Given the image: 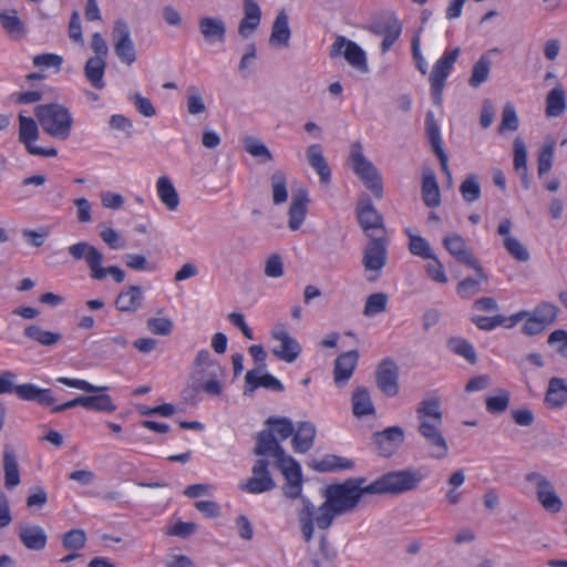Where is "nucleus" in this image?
<instances>
[{
    "label": "nucleus",
    "mask_w": 567,
    "mask_h": 567,
    "mask_svg": "<svg viewBox=\"0 0 567 567\" xmlns=\"http://www.w3.org/2000/svg\"><path fill=\"white\" fill-rule=\"evenodd\" d=\"M265 275L268 278H280L284 275V262L280 255L272 254L266 259Z\"/></svg>",
    "instance_id": "nucleus-63"
},
{
    "label": "nucleus",
    "mask_w": 567,
    "mask_h": 567,
    "mask_svg": "<svg viewBox=\"0 0 567 567\" xmlns=\"http://www.w3.org/2000/svg\"><path fill=\"white\" fill-rule=\"evenodd\" d=\"M405 440V431L400 425H393L372 434V443L382 457L393 456Z\"/></svg>",
    "instance_id": "nucleus-12"
},
{
    "label": "nucleus",
    "mask_w": 567,
    "mask_h": 567,
    "mask_svg": "<svg viewBox=\"0 0 567 567\" xmlns=\"http://www.w3.org/2000/svg\"><path fill=\"white\" fill-rule=\"evenodd\" d=\"M0 23L6 32L13 39H19L24 33V27L16 10H7L0 13Z\"/></svg>",
    "instance_id": "nucleus-41"
},
{
    "label": "nucleus",
    "mask_w": 567,
    "mask_h": 567,
    "mask_svg": "<svg viewBox=\"0 0 567 567\" xmlns=\"http://www.w3.org/2000/svg\"><path fill=\"white\" fill-rule=\"evenodd\" d=\"M525 481L535 487L536 498L543 508L556 514L563 509V501L557 495L554 483L539 472H529Z\"/></svg>",
    "instance_id": "nucleus-8"
},
{
    "label": "nucleus",
    "mask_w": 567,
    "mask_h": 567,
    "mask_svg": "<svg viewBox=\"0 0 567 567\" xmlns=\"http://www.w3.org/2000/svg\"><path fill=\"white\" fill-rule=\"evenodd\" d=\"M187 111L192 115H197L206 111L203 96L196 86H189L187 90Z\"/></svg>",
    "instance_id": "nucleus-61"
},
{
    "label": "nucleus",
    "mask_w": 567,
    "mask_h": 567,
    "mask_svg": "<svg viewBox=\"0 0 567 567\" xmlns=\"http://www.w3.org/2000/svg\"><path fill=\"white\" fill-rule=\"evenodd\" d=\"M460 192L466 203H474L481 197V185L476 175L467 176L460 186Z\"/></svg>",
    "instance_id": "nucleus-53"
},
{
    "label": "nucleus",
    "mask_w": 567,
    "mask_h": 567,
    "mask_svg": "<svg viewBox=\"0 0 567 567\" xmlns=\"http://www.w3.org/2000/svg\"><path fill=\"white\" fill-rule=\"evenodd\" d=\"M423 478L421 470L410 467L389 472L370 484H365V477H351L328 485L322 493L324 502L318 508L310 499L303 501L298 514L303 540L309 543L313 538L315 526L327 530L337 517L352 513L365 495L403 494L416 489Z\"/></svg>",
    "instance_id": "nucleus-1"
},
{
    "label": "nucleus",
    "mask_w": 567,
    "mask_h": 567,
    "mask_svg": "<svg viewBox=\"0 0 567 567\" xmlns=\"http://www.w3.org/2000/svg\"><path fill=\"white\" fill-rule=\"evenodd\" d=\"M19 539L30 550H42L48 542L44 529L39 525H23L19 529Z\"/></svg>",
    "instance_id": "nucleus-27"
},
{
    "label": "nucleus",
    "mask_w": 567,
    "mask_h": 567,
    "mask_svg": "<svg viewBox=\"0 0 567 567\" xmlns=\"http://www.w3.org/2000/svg\"><path fill=\"white\" fill-rule=\"evenodd\" d=\"M352 412L357 417L373 415L375 413L370 393L367 388L359 386L351 396Z\"/></svg>",
    "instance_id": "nucleus-37"
},
{
    "label": "nucleus",
    "mask_w": 567,
    "mask_h": 567,
    "mask_svg": "<svg viewBox=\"0 0 567 567\" xmlns=\"http://www.w3.org/2000/svg\"><path fill=\"white\" fill-rule=\"evenodd\" d=\"M472 321L480 330L492 331L502 324H506L507 317L503 315H495L493 317L475 316L472 318Z\"/></svg>",
    "instance_id": "nucleus-60"
},
{
    "label": "nucleus",
    "mask_w": 567,
    "mask_h": 567,
    "mask_svg": "<svg viewBox=\"0 0 567 567\" xmlns=\"http://www.w3.org/2000/svg\"><path fill=\"white\" fill-rule=\"evenodd\" d=\"M417 433L424 441L431 458L442 460L449 454L447 441L443 435L442 402L437 396L423 399L416 408Z\"/></svg>",
    "instance_id": "nucleus-2"
},
{
    "label": "nucleus",
    "mask_w": 567,
    "mask_h": 567,
    "mask_svg": "<svg viewBox=\"0 0 567 567\" xmlns=\"http://www.w3.org/2000/svg\"><path fill=\"white\" fill-rule=\"evenodd\" d=\"M545 113L547 117H559L566 109V93L561 85L553 87L546 95Z\"/></svg>",
    "instance_id": "nucleus-35"
},
{
    "label": "nucleus",
    "mask_w": 567,
    "mask_h": 567,
    "mask_svg": "<svg viewBox=\"0 0 567 567\" xmlns=\"http://www.w3.org/2000/svg\"><path fill=\"white\" fill-rule=\"evenodd\" d=\"M254 453L258 456L271 455L276 461L287 456L284 447L276 440L271 431H261L258 433Z\"/></svg>",
    "instance_id": "nucleus-26"
},
{
    "label": "nucleus",
    "mask_w": 567,
    "mask_h": 567,
    "mask_svg": "<svg viewBox=\"0 0 567 567\" xmlns=\"http://www.w3.org/2000/svg\"><path fill=\"white\" fill-rule=\"evenodd\" d=\"M106 62L105 59L101 56H91L87 59L84 65V75L85 79L90 82V84L97 89L102 90L105 86L103 76L105 73Z\"/></svg>",
    "instance_id": "nucleus-34"
},
{
    "label": "nucleus",
    "mask_w": 567,
    "mask_h": 567,
    "mask_svg": "<svg viewBox=\"0 0 567 567\" xmlns=\"http://www.w3.org/2000/svg\"><path fill=\"white\" fill-rule=\"evenodd\" d=\"M311 467L318 472H332L336 470L352 468L353 462L337 455H326L322 460L313 462Z\"/></svg>",
    "instance_id": "nucleus-43"
},
{
    "label": "nucleus",
    "mask_w": 567,
    "mask_h": 567,
    "mask_svg": "<svg viewBox=\"0 0 567 567\" xmlns=\"http://www.w3.org/2000/svg\"><path fill=\"white\" fill-rule=\"evenodd\" d=\"M358 359L359 353L357 350L344 352L336 359L333 374L338 386L344 385L352 377Z\"/></svg>",
    "instance_id": "nucleus-24"
},
{
    "label": "nucleus",
    "mask_w": 567,
    "mask_h": 567,
    "mask_svg": "<svg viewBox=\"0 0 567 567\" xmlns=\"http://www.w3.org/2000/svg\"><path fill=\"white\" fill-rule=\"evenodd\" d=\"M86 544V534L81 528L66 532L62 537V546L69 550L82 549Z\"/></svg>",
    "instance_id": "nucleus-56"
},
{
    "label": "nucleus",
    "mask_w": 567,
    "mask_h": 567,
    "mask_svg": "<svg viewBox=\"0 0 567 567\" xmlns=\"http://www.w3.org/2000/svg\"><path fill=\"white\" fill-rule=\"evenodd\" d=\"M244 150L260 163L272 161V154L269 148L257 137L246 136L243 141Z\"/></svg>",
    "instance_id": "nucleus-44"
},
{
    "label": "nucleus",
    "mask_w": 567,
    "mask_h": 567,
    "mask_svg": "<svg viewBox=\"0 0 567 567\" xmlns=\"http://www.w3.org/2000/svg\"><path fill=\"white\" fill-rule=\"evenodd\" d=\"M425 132L434 153L436 155L445 153L442 146L440 127L434 118L433 112L431 111L426 113Z\"/></svg>",
    "instance_id": "nucleus-47"
},
{
    "label": "nucleus",
    "mask_w": 567,
    "mask_h": 567,
    "mask_svg": "<svg viewBox=\"0 0 567 567\" xmlns=\"http://www.w3.org/2000/svg\"><path fill=\"white\" fill-rule=\"evenodd\" d=\"M446 347L450 351L464 358L471 364H475L477 362L475 349L467 340L461 337H452L447 340Z\"/></svg>",
    "instance_id": "nucleus-40"
},
{
    "label": "nucleus",
    "mask_w": 567,
    "mask_h": 567,
    "mask_svg": "<svg viewBox=\"0 0 567 567\" xmlns=\"http://www.w3.org/2000/svg\"><path fill=\"white\" fill-rule=\"evenodd\" d=\"M34 114L44 133L59 141L70 137L73 117L68 107L58 103L35 106Z\"/></svg>",
    "instance_id": "nucleus-3"
},
{
    "label": "nucleus",
    "mask_w": 567,
    "mask_h": 567,
    "mask_svg": "<svg viewBox=\"0 0 567 567\" xmlns=\"http://www.w3.org/2000/svg\"><path fill=\"white\" fill-rule=\"evenodd\" d=\"M331 59L343 55L347 62L361 72H368V63L364 51L353 41L348 40L343 35H338L331 45Z\"/></svg>",
    "instance_id": "nucleus-11"
},
{
    "label": "nucleus",
    "mask_w": 567,
    "mask_h": 567,
    "mask_svg": "<svg viewBox=\"0 0 567 567\" xmlns=\"http://www.w3.org/2000/svg\"><path fill=\"white\" fill-rule=\"evenodd\" d=\"M39 137L37 122L32 117L19 116V142L24 144L29 154L43 157H55L58 151L54 147L43 148L33 145Z\"/></svg>",
    "instance_id": "nucleus-13"
},
{
    "label": "nucleus",
    "mask_w": 567,
    "mask_h": 567,
    "mask_svg": "<svg viewBox=\"0 0 567 567\" xmlns=\"http://www.w3.org/2000/svg\"><path fill=\"white\" fill-rule=\"evenodd\" d=\"M276 466L280 470L286 480V484L282 487L284 495L289 499L300 498L303 505V501L308 498L301 495L302 472L300 464L292 456L288 455L282 460H277ZM302 508L303 506L298 512ZM299 513H297V515Z\"/></svg>",
    "instance_id": "nucleus-9"
},
{
    "label": "nucleus",
    "mask_w": 567,
    "mask_h": 567,
    "mask_svg": "<svg viewBox=\"0 0 567 567\" xmlns=\"http://www.w3.org/2000/svg\"><path fill=\"white\" fill-rule=\"evenodd\" d=\"M308 203L309 196L306 189H300L292 196L288 209V227L290 230L296 231L302 226L308 210Z\"/></svg>",
    "instance_id": "nucleus-23"
},
{
    "label": "nucleus",
    "mask_w": 567,
    "mask_h": 567,
    "mask_svg": "<svg viewBox=\"0 0 567 567\" xmlns=\"http://www.w3.org/2000/svg\"><path fill=\"white\" fill-rule=\"evenodd\" d=\"M492 61L488 54H483L480 59L474 63L472 69V74L468 79V84L472 87H478L483 84L489 75Z\"/></svg>",
    "instance_id": "nucleus-42"
},
{
    "label": "nucleus",
    "mask_w": 567,
    "mask_h": 567,
    "mask_svg": "<svg viewBox=\"0 0 567 567\" xmlns=\"http://www.w3.org/2000/svg\"><path fill=\"white\" fill-rule=\"evenodd\" d=\"M545 402L550 409H560L567 403V384L564 379L553 377L549 380Z\"/></svg>",
    "instance_id": "nucleus-30"
},
{
    "label": "nucleus",
    "mask_w": 567,
    "mask_h": 567,
    "mask_svg": "<svg viewBox=\"0 0 567 567\" xmlns=\"http://www.w3.org/2000/svg\"><path fill=\"white\" fill-rule=\"evenodd\" d=\"M56 381L66 386L93 393V395H84V408L86 410L111 413L117 409L113 403L112 398L106 393H102L107 390V386H97L82 379H71L65 377H60Z\"/></svg>",
    "instance_id": "nucleus-6"
},
{
    "label": "nucleus",
    "mask_w": 567,
    "mask_h": 567,
    "mask_svg": "<svg viewBox=\"0 0 567 567\" xmlns=\"http://www.w3.org/2000/svg\"><path fill=\"white\" fill-rule=\"evenodd\" d=\"M265 370L252 369L245 375V395H252L258 388H265L275 392H282L284 384L274 375L264 372Z\"/></svg>",
    "instance_id": "nucleus-20"
},
{
    "label": "nucleus",
    "mask_w": 567,
    "mask_h": 567,
    "mask_svg": "<svg viewBox=\"0 0 567 567\" xmlns=\"http://www.w3.org/2000/svg\"><path fill=\"white\" fill-rule=\"evenodd\" d=\"M406 235L410 238L409 249L411 254L423 259L433 258L434 254L426 239L421 236L413 235L410 230H406Z\"/></svg>",
    "instance_id": "nucleus-54"
},
{
    "label": "nucleus",
    "mask_w": 567,
    "mask_h": 567,
    "mask_svg": "<svg viewBox=\"0 0 567 567\" xmlns=\"http://www.w3.org/2000/svg\"><path fill=\"white\" fill-rule=\"evenodd\" d=\"M460 52V48H455L452 51L444 53L433 65L430 80L446 82L450 71L456 62Z\"/></svg>",
    "instance_id": "nucleus-38"
},
{
    "label": "nucleus",
    "mask_w": 567,
    "mask_h": 567,
    "mask_svg": "<svg viewBox=\"0 0 567 567\" xmlns=\"http://www.w3.org/2000/svg\"><path fill=\"white\" fill-rule=\"evenodd\" d=\"M558 311L559 309L555 305L542 301L532 312L529 311V315L548 327L556 321Z\"/></svg>",
    "instance_id": "nucleus-50"
},
{
    "label": "nucleus",
    "mask_w": 567,
    "mask_h": 567,
    "mask_svg": "<svg viewBox=\"0 0 567 567\" xmlns=\"http://www.w3.org/2000/svg\"><path fill=\"white\" fill-rule=\"evenodd\" d=\"M195 367L202 368L199 373H206L209 377H219L223 374L221 367L212 359V354L208 350H200L194 362Z\"/></svg>",
    "instance_id": "nucleus-48"
},
{
    "label": "nucleus",
    "mask_w": 567,
    "mask_h": 567,
    "mask_svg": "<svg viewBox=\"0 0 567 567\" xmlns=\"http://www.w3.org/2000/svg\"><path fill=\"white\" fill-rule=\"evenodd\" d=\"M68 252L74 260H85L90 269V277L93 280L101 281L105 279L106 276H111L116 284H121L125 280L124 270L118 266L103 267V254L86 241H79L69 246Z\"/></svg>",
    "instance_id": "nucleus-4"
},
{
    "label": "nucleus",
    "mask_w": 567,
    "mask_h": 567,
    "mask_svg": "<svg viewBox=\"0 0 567 567\" xmlns=\"http://www.w3.org/2000/svg\"><path fill=\"white\" fill-rule=\"evenodd\" d=\"M266 425L270 426V430L272 434H277L280 440H287L290 437L293 432L295 427L290 419L288 417H268L265 422Z\"/></svg>",
    "instance_id": "nucleus-51"
},
{
    "label": "nucleus",
    "mask_w": 567,
    "mask_h": 567,
    "mask_svg": "<svg viewBox=\"0 0 567 567\" xmlns=\"http://www.w3.org/2000/svg\"><path fill=\"white\" fill-rule=\"evenodd\" d=\"M261 20V10L257 1L244 0V18L238 25V33L247 39L259 27Z\"/></svg>",
    "instance_id": "nucleus-25"
},
{
    "label": "nucleus",
    "mask_w": 567,
    "mask_h": 567,
    "mask_svg": "<svg viewBox=\"0 0 567 567\" xmlns=\"http://www.w3.org/2000/svg\"><path fill=\"white\" fill-rule=\"evenodd\" d=\"M308 164L317 172L322 184L331 181V169L323 156L321 145L312 144L306 151Z\"/></svg>",
    "instance_id": "nucleus-29"
},
{
    "label": "nucleus",
    "mask_w": 567,
    "mask_h": 567,
    "mask_svg": "<svg viewBox=\"0 0 567 567\" xmlns=\"http://www.w3.org/2000/svg\"><path fill=\"white\" fill-rule=\"evenodd\" d=\"M147 329L156 336H169L174 328V322L168 318L151 317L146 320Z\"/></svg>",
    "instance_id": "nucleus-57"
},
{
    "label": "nucleus",
    "mask_w": 567,
    "mask_h": 567,
    "mask_svg": "<svg viewBox=\"0 0 567 567\" xmlns=\"http://www.w3.org/2000/svg\"><path fill=\"white\" fill-rule=\"evenodd\" d=\"M547 342L551 346L557 344V352L565 359H567V330L557 329L553 331Z\"/></svg>",
    "instance_id": "nucleus-64"
},
{
    "label": "nucleus",
    "mask_w": 567,
    "mask_h": 567,
    "mask_svg": "<svg viewBox=\"0 0 567 567\" xmlns=\"http://www.w3.org/2000/svg\"><path fill=\"white\" fill-rule=\"evenodd\" d=\"M349 162L353 173L362 184L378 199L383 197V182L374 164L363 154V146L359 141L350 144Z\"/></svg>",
    "instance_id": "nucleus-5"
},
{
    "label": "nucleus",
    "mask_w": 567,
    "mask_h": 567,
    "mask_svg": "<svg viewBox=\"0 0 567 567\" xmlns=\"http://www.w3.org/2000/svg\"><path fill=\"white\" fill-rule=\"evenodd\" d=\"M513 223L509 218L501 220L497 227V234L503 237V245L506 251L517 261L526 262L530 255L523 243L511 234Z\"/></svg>",
    "instance_id": "nucleus-19"
},
{
    "label": "nucleus",
    "mask_w": 567,
    "mask_h": 567,
    "mask_svg": "<svg viewBox=\"0 0 567 567\" xmlns=\"http://www.w3.org/2000/svg\"><path fill=\"white\" fill-rule=\"evenodd\" d=\"M157 195L168 210H176L179 205L178 193L167 176H161L156 182Z\"/></svg>",
    "instance_id": "nucleus-36"
},
{
    "label": "nucleus",
    "mask_w": 567,
    "mask_h": 567,
    "mask_svg": "<svg viewBox=\"0 0 567 567\" xmlns=\"http://www.w3.org/2000/svg\"><path fill=\"white\" fill-rule=\"evenodd\" d=\"M375 382L378 389L386 396H396L400 391L399 368L391 359L383 360L377 368Z\"/></svg>",
    "instance_id": "nucleus-17"
},
{
    "label": "nucleus",
    "mask_w": 567,
    "mask_h": 567,
    "mask_svg": "<svg viewBox=\"0 0 567 567\" xmlns=\"http://www.w3.org/2000/svg\"><path fill=\"white\" fill-rule=\"evenodd\" d=\"M514 167L523 178V186L525 189L529 187L527 179V150L524 141L516 137L514 141Z\"/></svg>",
    "instance_id": "nucleus-39"
},
{
    "label": "nucleus",
    "mask_w": 567,
    "mask_h": 567,
    "mask_svg": "<svg viewBox=\"0 0 567 567\" xmlns=\"http://www.w3.org/2000/svg\"><path fill=\"white\" fill-rule=\"evenodd\" d=\"M486 280L487 277L484 271L482 277L476 272V278H466L458 282L456 291L462 298L468 299L480 292V284Z\"/></svg>",
    "instance_id": "nucleus-55"
},
{
    "label": "nucleus",
    "mask_w": 567,
    "mask_h": 567,
    "mask_svg": "<svg viewBox=\"0 0 567 567\" xmlns=\"http://www.w3.org/2000/svg\"><path fill=\"white\" fill-rule=\"evenodd\" d=\"M388 296L384 292H375L368 296L363 308L365 317H374L386 310Z\"/></svg>",
    "instance_id": "nucleus-52"
},
{
    "label": "nucleus",
    "mask_w": 567,
    "mask_h": 567,
    "mask_svg": "<svg viewBox=\"0 0 567 567\" xmlns=\"http://www.w3.org/2000/svg\"><path fill=\"white\" fill-rule=\"evenodd\" d=\"M272 200L275 205H281L287 202V177L282 171H276L270 177Z\"/></svg>",
    "instance_id": "nucleus-46"
},
{
    "label": "nucleus",
    "mask_w": 567,
    "mask_h": 567,
    "mask_svg": "<svg viewBox=\"0 0 567 567\" xmlns=\"http://www.w3.org/2000/svg\"><path fill=\"white\" fill-rule=\"evenodd\" d=\"M509 405V393L506 390H499L497 395L486 398V410L494 413H502Z\"/></svg>",
    "instance_id": "nucleus-58"
},
{
    "label": "nucleus",
    "mask_w": 567,
    "mask_h": 567,
    "mask_svg": "<svg viewBox=\"0 0 567 567\" xmlns=\"http://www.w3.org/2000/svg\"><path fill=\"white\" fill-rule=\"evenodd\" d=\"M554 161V144L553 142L543 145L538 156V175L542 177L547 174L553 166Z\"/></svg>",
    "instance_id": "nucleus-62"
},
{
    "label": "nucleus",
    "mask_w": 567,
    "mask_h": 567,
    "mask_svg": "<svg viewBox=\"0 0 567 567\" xmlns=\"http://www.w3.org/2000/svg\"><path fill=\"white\" fill-rule=\"evenodd\" d=\"M198 30L206 43H224L226 41V22L221 17L204 16L198 19Z\"/></svg>",
    "instance_id": "nucleus-21"
},
{
    "label": "nucleus",
    "mask_w": 567,
    "mask_h": 567,
    "mask_svg": "<svg viewBox=\"0 0 567 567\" xmlns=\"http://www.w3.org/2000/svg\"><path fill=\"white\" fill-rule=\"evenodd\" d=\"M445 249L458 261L462 262L483 276V267L481 266L474 254L466 247L464 238L458 234H451L443 239Z\"/></svg>",
    "instance_id": "nucleus-18"
},
{
    "label": "nucleus",
    "mask_w": 567,
    "mask_h": 567,
    "mask_svg": "<svg viewBox=\"0 0 567 567\" xmlns=\"http://www.w3.org/2000/svg\"><path fill=\"white\" fill-rule=\"evenodd\" d=\"M316 426L311 422H299L292 436V449L296 453H307L313 445Z\"/></svg>",
    "instance_id": "nucleus-28"
},
{
    "label": "nucleus",
    "mask_w": 567,
    "mask_h": 567,
    "mask_svg": "<svg viewBox=\"0 0 567 567\" xmlns=\"http://www.w3.org/2000/svg\"><path fill=\"white\" fill-rule=\"evenodd\" d=\"M388 238L386 236H377L370 238L363 249L362 265L367 271L379 274L386 265L388 260Z\"/></svg>",
    "instance_id": "nucleus-14"
},
{
    "label": "nucleus",
    "mask_w": 567,
    "mask_h": 567,
    "mask_svg": "<svg viewBox=\"0 0 567 567\" xmlns=\"http://www.w3.org/2000/svg\"><path fill=\"white\" fill-rule=\"evenodd\" d=\"M518 116L515 106L512 103H507L502 113V122L498 127L499 133L504 131H516L518 128Z\"/></svg>",
    "instance_id": "nucleus-59"
},
{
    "label": "nucleus",
    "mask_w": 567,
    "mask_h": 567,
    "mask_svg": "<svg viewBox=\"0 0 567 567\" xmlns=\"http://www.w3.org/2000/svg\"><path fill=\"white\" fill-rule=\"evenodd\" d=\"M421 193L422 199L427 207L433 208L440 206V187L432 169L424 171Z\"/></svg>",
    "instance_id": "nucleus-32"
},
{
    "label": "nucleus",
    "mask_w": 567,
    "mask_h": 567,
    "mask_svg": "<svg viewBox=\"0 0 567 567\" xmlns=\"http://www.w3.org/2000/svg\"><path fill=\"white\" fill-rule=\"evenodd\" d=\"M271 337L279 342L272 349L274 355L288 363L295 362L302 349L299 342L289 334L286 326L282 323L277 324L271 331Z\"/></svg>",
    "instance_id": "nucleus-15"
},
{
    "label": "nucleus",
    "mask_w": 567,
    "mask_h": 567,
    "mask_svg": "<svg viewBox=\"0 0 567 567\" xmlns=\"http://www.w3.org/2000/svg\"><path fill=\"white\" fill-rule=\"evenodd\" d=\"M290 37L291 31L289 28V18L288 14L282 10L277 14L272 23L269 42L272 45H281L287 48L289 45Z\"/></svg>",
    "instance_id": "nucleus-31"
},
{
    "label": "nucleus",
    "mask_w": 567,
    "mask_h": 567,
    "mask_svg": "<svg viewBox=\"0 0 567 567\" xmlns=\"http://www.w3.org/2000/svg\"><path fill=\"white\" fill-rule=\"evenodd\" d=\"M2 468L4 487L10 491L16 488L21 483L18 455L8 444L3 446Z\"/></svg>",
    "instance_id": "nucleus-22"
},
{
    "label": "nucleus",
    "mask_w": 567,
    "mask_h": 567,
    "mask_svg": "<svg viewBox=\"0 0 567 567\" xmlns=\"http://www.w3.org/2000/svg\"><path fill=\"white\" fill-rule=\"evenodd\" d=\"M269 462L265 458H259L252 466V476L239 485L241 491L250 494H260L275 488L276 484L268 470Z\"/></svg>",
    "instance_id": "nucleus-16"
},
{
    "label": "nucleus",
    "mask_w": 567,
    "mask_h": 567,
    "mask_svg": "<svg viewBox=\"0 0 567 567\" xmlns=\"http://www.w3.org/2000/svg\"><path fill=\"white\" fill-rule=\"evenodd\" d=\"M402 32V24L398 18L392 17L384 22V38L381 43V50L383 53L388 52L395 41L399 39Z\"/></svg>",
    "instance_id": "nucleus-49"
},
{
    "label": "nucleus",
    "mask_w": 567,
    "mask_h": 567,
    "mask_svg": "<svg viewBox=\"0 0 567 567\" xmlns=\"http://www.w3.org/2000/svg\"><path fill=\"white\" fill-rule=\"evenodd\" d=\"M143 300V292L140 286H130L127 290L122 291L115 299V307L122 312H135Z\"/></svg>",
    "instance_id": "nucleus-33"
},
{
    "label": "nucleus",
    "mask_w": 567,
    "mask_h": 567,
    "mask_svg": "<svg viewBox=\"0 0 567 567\" xmlns=\"http://www.w3.org/2000/svg\"><path fill=\"white\" fill-rule=\"evenodd\" d=\"M355 215L363 233L369 237L386 236L383 216L375 209L369 195L359 197Z\"/></svg>",
    "instance_id": "nucleus-7"
},
{
    "label": "nucleus",
    "mask_w": 567,
    "mask_h": 567,
    "mask_svg": "<svg viewBox=\"0 0 567 567\" xmlns=\"http://www.w3.org/2000/svg\"><path fill=\"white\" fill-rule=\"evenodd\" d=\"M24 334L29 339L34 340L38 343L45 347L54 346L62 339L61 333L43 330L42 328L35 324L27 327L24 330Z\"/></svg>",
    "instance_id": "nucleus-45"
},
{
    "label": "nucleus",
    "mask_w": 567,
    "mask_h": 567,
    "mask_svg": "<svg viewBox=\"0 0 567 567\" xmlns=\"http://www.w3.org/2000/svg\"><path fill=\"white\" fill-rule=\"evenodd\" d=\"M112 38L115 55L122 63L132 65L136 61L137 53L131 38L130 27L124 20L118 19L114 22Z\"/></svg>",
    "instance_id": "nucleus-10"
}]
</instances>
